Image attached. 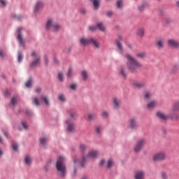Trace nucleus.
Wrapping results in <instances>:
<instances>
[{"label":"nucleus","mask_w":179,"mask_h":179,"mask_svg":"<svg viewBox=\"0 0 179 179\" xmlns=\"http://www.w3.org/2000/svg\"><path fill=\"white\" fill-rule=\"evenodd\" d=\"M124 57L127 61V65L131 72H136L138 69L142 68V64L130 54L127 53Z\"/></svg>","instance_id":"1"},{"label":"nucleus","mask_w":179,"mask_h":179,"mask_svg":"<svg viewBox=\"0 0 179 179\" xmlns=\"http://www.w3.org/2000/svg\"><path fill=\"white\" fill-rule=\"evenodd\" d=\"M65 158L59 157L56 163V168L60 177H64L66 174V166H65Z\"/></svg>","instance_id":"2"},{"label":"nucleus","mask_w":179,"mask_h":179,"mask_svg":"<svg viewBox=\"0 0 179 179\" xmlns=\"http://www.w3.org/2000/svg\"><path fill=\"white\" fill-rule=\"evenodd\" d=\"M31 56L32 57L33 61L30 64V67L35 68L36 66H38L41 61V56H40L38 52L36 51H33L31 54Z\"/></svg>","instance_id":"3"},{"label":"nucleus","mask_w":179,"mask_h":179,"mask_svg":"<svg viewBox=\"0 0 179 179\" xmlns=\"http://www.w3.org/2000/svg\"><path fill=\"white\" fill-rule=\"evenodd\" d=\"M167 159V155L164 152L155 153L152 157L153 162H164Z\"/></svg>","instance_id":"4"},{"label":"nucleus","mask_w":179,"mask_h":179,"mask_svg":"<svg viewBox=\"0 0 179 179\" xmlns=\"http://www.w3.org/2000/svg\"><path fill=\"white\" fill-rule=\"evenodd\" d=\"M97 156H99V152L95 151V150L90 151V152L88 153V155L87 157H83V161L81 163L82 167H85V163H86L87 160H89V157L90 159H96V157H97Z\"/></svg>","instance_id":"5"},{"label":"nucleus","mask_w":179,"mask_h":179,"mask_svg":"<svg viewBox=\"0 0 179 179\" xmlns=\"http://www.w3.org/2000/svg\"><path fill=\"white\" fill-rule=\"evenodd\" d=\"M46 29L47 30H50V29H52L53 31H58V30H59L60 29V27L59 24L54 22V20H48L46 23Z\"/></svg>","instance_id":"6"},{"label":"nucleus","mask_w":179,"mask_h":179,"mask_svg":"<svg viewBox=\"0 0 179 179\" xmlns=\"http://www.w3.org/2000/svg\"><path fill=\"white\" fill-rule=\"evenodd\" d=\"M145 144L146 140L143 138L138 140L134 148V152H136V153H138V152H141V149H143V146H145Z\"/></svg>","instance_id":"7"},{"label":"nucleus","mask_w":179,"mask_h":179,"mask_svg":"<svg viewBox=\"0 0 179 179\" xmlns=\"http://www.w3.org/2000/svg\"><path fill=\"white\" fill-rule=\"evenodd\" d=\"M66 124H67V129L69 132H72L75 130V123H73L72 119L66 120Z\"/></svg>","instance_id":"8"},{"label":"nucleus","mask_w":179,"mask_h":179,"mask_svg":"<svg viewBox=\"0 0 179 179\" xmlns=\"http://www.w3.org/2000/svg\"><path fill=\"white\" fill-rule=\"evenodd\" d=\"M22 30H23L22 27H20L17 29V33L18 35L17 38L21 45H24V41L23 40V37L22 36Z\"/></svg>","instance_id":"9"},{"label":"nucleus","mask_w":179,"mask_h":179,"mask_svg":"<svg viewBox=\"0 0 179 179\" xmlns=\"http://www.w3.org/2000/svg\"><path fill=\"white\" fill-rule=\"evenodd\" d=\"M168 45H169V47H171V48H179L178 41L174 39L168 40Z\"/></svg>","instance_id":"10"},{"label":"nucleus","mask_w":179,"mask_h":179,"mask_svg":"<svg viewBox=\"0 0 179 179\" xmlns=\"http://www.w3.org/2000/svg\"><path fill=\"white\" fill-rule=\"evenodd\" d=\"M118 75L123 79L127 78V71H125V66H120L118 69Z\"/></svg>","instance_id":"11"},{"label":"nucleus","mask_w":179,"mask_h":179,"mask_svg":"<svg viewBox=\"0 0 179 179\" xmlns=\"http://www.w3.org/2000/svg\"><path fill=\"white\" fill-rule=\"evenodd\" d=\"M121 41H122V37L119 36L118 39L116 41V44L117 47V50H119V52L122 54L124 52V48L122 47V44L121 43Z\"/></svg>","instance_id":"12"},{"label":"nucleus","mask_w":179,"mask_h":179,"mask_svg":"<svg viewBox=\"0 0 179 179\" xmlns=\"http://www.w3.org/2000/svg\"><path fill=\"white\" fill-rule=\"evenodd\" d=\"M91 38H81L80 39V43L81 45H89L90 44Z\"/></svg>","instance_id":"13"},{"label":"nucleus","mask_w":179,"mask_h":179,"mask_svg":"<svg viewBox=\"0 0 179 179\" xmlns=\"http://www.w3.org/2000/svg\"><path fill=\"white\" fill-rule=\"evenodd\" d=\"M90 44H92L94 48H100V42L96 38H91Z\"/></svg>","instance_id":"14"},{"label":"nucleus","mask_w":179,"mask_h":179,"mask_svg":"<svg viewBox=\"0 0 179 179\" xmlns=\"http://www.w3.org/2000/svg\"><path fill=\"white\" fill-rule=\"evenodd\" d=\"M130 127L131 129H135L136 128H138V122H136V118L132 117L130 120Z\"/></svg>","instance_id":"15"},{"label":"nucleus","mask_w":179,"mask_h":179,"mask_svg":"<svg viewBox=\"0 0 179 179\" xmlns=\"http://www.w3.org/2000/svg\"><path fill=\"white\" fill-rule=\"evenodd\" d=\"M44 6V4L43 3V2L41 1H38L36 3V5L35 6L34 8V13H37V12H38L39 10H41V9H43V7Z\"/></svg>","instance_id":"16"},{"label":"nucleus","mask_w":179,"mask_h":179,"mask_svg":"<svg viewBox=\"0 0 179 179\" xmlns=\"http://www.w3.org/2000/svg\"><path fill=\"white\" fill-rule=\"evenodd\" d=\"M134 86L138 87V89H142L143 87H146V83L143 82L136 81L134 83Z\"/></svg>","instance_id":"17"},{"label":"nucleus","mask_w":179,"mask_h":179,"mask_svg":"<svg viewBox=\"0 0 179 179\" xmlns=\"http://www.w3.org/2000/svg\"><path fill=\"white\" fill-rule=\"evenodd\" d=\"M145 178V173L142 171H138L136 173L135 179H143Z\"/></svg>","instance_id":"18"},{"label":"nucleus","mask_w":179,"mask_h":179,"mask_svg":"<svg viewBox=\"0 0 179 179\" xmlns=\"http://www.w3.org/2000/svg\"><path fill=\"white\" fill-rule=\"evenodd\" d=\"M157 116L158 117V118H160V120H164V121H166V120H169V118H170V117L166 115L164 113H163L160 111L157 113Z\"/></svg>","instance_id":"19"},{"label":"nucleus","mask_w":179,"mask_h":179,"mask_svg":"<svg viewBox=\"0 0 179 179\" xmlns=\"http://www.w3.org/2000/svg\"><path fill=\"white\" fill-rule=\"evenodd\" d=\"M157 106V101H152L147 104V107L148 108H149V110H152V108H155V107H156Z\"/></svg>","instance_id":"20"},{"label":"nucleus","mask_w":179,"mask_h":179,"mask_svg":"<svg viewBox=\"0 0 179 179\" xmlns=\"http://www.w3.org/2000/svg\"><path fill=\"white\" fill-rule=\"evenodd\" d=\"M81 76L83 78V80H84V82H86V80L89 79V73L84 70L81 71Z\"/></svg>","instance_id":"21"},{"label":"nucleus","mask_w":179,"mask_h":179,"mask_svg":"<svg viewBox=\"0 0 179 179\" xmlns=\"http://www.w3.org/2000/svg\"><path fill=\"white\" fill-rule=\"evenodd\" d=\"M31 157L30 155H26L24 157V164L27 166H30L31 164Z\"/></svg>","instance_id":"22"},{"label":"nucleus","mask_w":179,"mask_h":179,"mask_svg":"<svg viewBox=\"0 0 179 179\" xmlns=\"http://www.w3.org/2000/svg\"><path fill=\"white\" fill-rule=\"evenodd\" d=\"M172 111H179V100L174 102L172 106Z\"/></svg>","instance_id":"23"},{"label":"nucleus","mask_w":179,"mask_h":179,"mask_svg":"<svg viewBox=\"0 0 179 179\" xmlns=\"http://www.w3.org/2000/svg\"><path fill=\"white\" fill-rule=\"evenodd\" d=\"M67 114L72 118V120H75L76 117V113L73 110H67Z\"/></svg>","instance_id":"24"},{"label":"nucleus","mask_w":179,"mask_h":179,"mask_svg":"<svg viewBox=\"0 0 179 179\" xmlns=\"http://www.w3.org/2000/svg\"><path fill=\"white\" fill-rule=\"evenodd\" d=\"M91 2H92L94 8L95 9H99L100 7V0H90Z\"/></svg>","instance_id":"25"},{"label":"nucleus","mask_w":179,"mask_h":179,"mask_svg":"<svg viewBox=\"0 0 179 179\" xmlns=\"http://www.w3.org/2000/svg\"><path fill=\"white\" fill-rule=\"evenodd\" d=\"M113 103L115 106V108H120V106L121 105V101H120V99H118L117 98H114Z\"/></svg>","instance_id":"26"},{"label":"nucleus","mask_w":179,"mask_h":179,"mask_svg":"<svg viewBox=\"0 0 179 179\" xmlns=\"http://www.w3.org/2000/svg\"><path fill=\"white\" fill-rule=\"evenodd\" d=\"M137 36L138 37H143L145 36V29L143 28H140L137 30Z\"/></svg>","instance_id":"27"},{"label":"nucleus","mask_w":179,"mask_h":179,"mask_svg":"<svg viewBox=\"0 0 179 179\" xmlns=\"http://www.w3.org/2000/svg\"><path fill=\"white\" fill-rule=\"evenodd\" d=\"M41 99H42L43 101H44L45 106H50V101L48 100V98L47 96H41Z\"/></svg>","instance_id":"28"},{"label":"nucleus","mask_w":179,"mask_h":179,"mask_svg":"<svg viewBox=\"0 0 179 179\" xmlns=\"http://www.w3.org/2000/svg\"><path fill=\"white\" fill-rule=\"evenodd\" d=\"M96 27L99 29V30H100V31H106V27L103 26V23H97Z\"/></svg>","instance_id":"29"},{"label":"nucleus","mask_w":179,"mask_h":179,"mask_svg":"<svg viewBox=\"0 0 179 179\" xmlns=\"http://www.w3.org/2000/svg\"><path fill=\"white\" fill-rule=\"evenodd\" d=\"M157 45L159 49L163 48V47H164V41L163 39L159 40L157 42Z\"/></svg>","instance_id":"30"},{"label":"nucleus","mask_w":179,"mask_h":179,"mask_svg":"<svg viewBox=\"0 0 179 179\" xmlns=\"http://www.w3.org/2000/svg\"><path fill=\"white\" fill-rule=\"evenodd\" d=\"M114 166V161L112 159H109L107 163V169H111Z\"/></svg>","instance_id":"31"},{"label":"nucleus","mask_w":179,"mask_h":179,"mask_svg":"<svg viewBox=\"0 0 179 179\" xmlns=\"http://www.w3.org/2000/svg\"><path fill=\"white\" fill-rule=\"evenodd\" d=\"M170 118H171V120H173L174 121H177L179 120V115L178 113H174L173 115H170Z\"/></svg>","instance_id":"32"},{"label":"nucleus","mask_w":179,"mask_h":179,"mask_svg":"<svg viewBox=\"0 0 179 179\" xmlns=\"http://www.w3.org/2000/svg\"><path fill=\"white\" fill-rule=\"evenodd\" d=\"M40 142H41V145H43L44 146L46 145L47 142H48V138H47V137L41 138Z\"/></svg>","instance_id":"33"},{"label":"nucleus","mask_w":179,"mask_h":179,"mask_svg":"<svg viewBox=\"0 0 179 179\" xmlns=\"http://www.w3.org/2000/svg\"><path fill=\"white\" fill-rule=\"evenodd\" d=\"M66 75H67L68 78H72V76H73V69L71 67L69 68Z\"/></svg>","instance_id":"34"},{"label":"nucleus","mask_w":179,"mask_h":179,"mask_svg":"<svg viewBox=\"0 0 179 179\" xmlns=\"http://www.w3.org/2000/svg\"><path fill=\"white\" fill-rule=\"evenodd\" d=\"M136 56L137 58H145V57H146V53L145 52H138Z\"/></svg>","instance_id":"35"},{"label":"nucleus","mask_w":179,"mask_h":179,"mask_svg":"<svg viewBox=\"0 0 179 179\" xmlns=\"http://www.w3.org/2000/svg\"><path fill=\"white\" fill-rule=\"evenodd\" d=\"M161 179H169V176L167 175V172L162 171L160 174Z\"/></svg>","instance_id":"36"},{"label":"nucleus","mask_w":179,"mask_h":179,"mask_svg":"<svg viewBox=\"0 0 179 179\" xmlns=\"http://www.w3.org/2000/svg\"><path fill=\"white\" fill-rule=\"evenodd\" d=\"M152 98V93L150 92H146L144 95V99L145 100H149V99Z\"/></svg>","instance_id":"37"},{"label":"nucleus","mask_w":179,"mask_h":179,"mask_svg":"<svg viewBox=\"0 0 179 179\" xmlns=\"http://www.w3.org/2000/svg\"><path fill=\"white\" fill-rule=\"evenodd\" d=\"M17 103V96H13L11 99L12 106H16Z\"/></svg>","instance_id":"38"},{"label":"nucleus","mask_w":179,"mask_h":179,"mask_svg":"<svg viewBox=\"0 0 179 179\" xmlns=\"http://www.w3.org/2000/svg\"><path fill=\"white\" fill-rule=\"evenodd\" d=\"M101 131H103V127H101V126H98L96 127V132L99 135L101 134Z\"/></svg>","instance_id":"39"},{"label":"nucleus","mask_w":179,"mask_h":179,"mask_svg":"<svg viewBox=\"0 0 179 179\" xmlns=\"http://www.w3.org/2000/svg\"><path fill=\"white\" fill-rule=\"evenodd\" d=\"M33 103L34 104H35V106H40V101L37 97L34 98Z\"/></svg>","instance_id":"40"},{"label":"nucleus","mask_w":179,"mask_h":179,"mask_svg":"<svg viewBox=\"0 0 179 179\" xmlns=\"http://www.w3.org/2000/svg\"><path fill=\"white\" fill-rule=\"evenodd\" d=\"M58 78H59V80H60V82L64 81V73H62V72H59Z\"/></svg>","instance_id":"41"},{"label":"nucleus","mask_w":179,"mask_h":179,"mask_svg":"<svg viewBox=\"0 0 179 179\" xmlns=\"http://www.w3.org/2000/svg\"><path fill=\"white\" fill-rule=\"evenodd\" d=\"M88 118H89V120L92 121L93 120H94V118H96V114H94V113H90L88 115Z\"/></svg>","instance_id":"42"},{"label":"nucleus","mask_w":179,"mask_h":179,"mask_svg":"<svg viewBox=\"0 0 179 179\" xmlns=\"http://www.w3.org/2000/svg\"><path fill=\"white\" fill-rule=\"evenodd\" d=\"M31 83H33V81L31 80V79H29L25 84L26 87H31Z\"/></svg>","instance_id":"43"},{"label":"nucleus","mask_w":179,"mask_h":179,"mask_svg":"<svg viewBox=\"0 0 179 179\" xmlns=\"http://www.w3.org/2000/svg\"><path fill=\"white\" fill-rule=\"evenodd\" d=\"M22 59H23V55H22V52H18V57H17L18 62H22Z\"/></svg>","instance_id":"44"},{"label":"nucleus","mask_w":179,"mask_h":179,"mask_svg":"<svg viewBox=\"0 0 179 179\" xmlns=\"http://www.w3.org/2000/svg\"><path fill=\"white\" fill-rule=\"evenodd\" d=\"M117 6L119 9H121L122 8V1L121 0H117Z\"/></svg>","instance_id":"45"},{"label":"nucleus","mask_w":179,"mask_h":179,"mask_svg":"<svg viewBox=\"0 0 179 179\" xmlns=\"http://www.w3.org/2000/svg\"><path fill=\"white\" fill-rule=\"evenodd\" d=\"M59 100H60V101H65L66 99H65V96L62 94H60L59 95Z\"/></svg>","instance_id":"46"},{"label":"nucleus","mask_w":179,"mask_h":179,"mask_svg":"<svg viewBox=\"0 0 179 179\" xmlns=\"http://www.w3.org/2000/svg\"><path fill=\"white\" fill-rule=\"evenodd\" d=\"M80 152H85V150H86V145H85V144H81L80 145Z\"/></svg>","instance_id":"47"},{"label":"nucleus","mask_w":179,"mask_h":179,"mask_svg":"<svg viewBox=\"0 0 179 179\" xmlns=\"http://www.w3.org/2000/svg\"><path fill=\"white\" fill-rule=\"evenodd\" d=\"M89 30H90V31H96V30H97V27H96V26H90L89 27Z\"/></svg>","instance_id":"48"},{"label":"nucleus","mask_w":179,"mask_h":179,"mask_svg":"<svg viewBox=\"0 0 179 179\" xmlns=\"http://www.w3.org/2000/svg\"><path fill=\"white\" fill-rule=\"evenodd\" d=\"M101 117H103V118H107V117H108V113L107 111L102 112Z\"/></svg>","instance_id":"49"},{"label":"nucleus","mask_w":179,"mask_h":179,"mask_svg":"<svg viewBox=\"0 0 179 179\" xmlns=\"http://www.w3.org/2000/svg\"><path fill=\"white\" fill-rule=\"evenodd\" d=\"M12 148H13V150H15V152L17 151V148H18L17 144H16L15 143H13Z\"/></svg>","instance_id":"50"},{"label":"nucleus","mask_w":179,"mask_h":179,"mask_svg":"<svg viewBox=\"0 0 179 179\" xmlns=\"http://www.w3.org/2000/svg\"><path fill=\"white\" fill-rule=\"evenodd\" d=\"M70 89H71V90H76V84L75 83L71 84L70 86Z\"/></svg>","instance_id":"51"},{"label":"nucleus","mask_w":179,"mask_h":179,"mask_svg":"<svg viewBox=\"0 0 179 179\" xmlns=\"http://www.w3.org/2000/svg\"><path fill=\"white\" fill-rule=\"evenodd\" d=\"M146 6H148L147 4H143L141 6L138 7V9H139V10H143V8H146Z\"/></svg>","instance_id":"52"},{"label":"nucleus","mask_w":179,"mask_h":179,"mask_svg":"<svg viewBox=\"0 0 179 179\" xmlns=\"http://www.w3.org/2000/svg\"><path fill=\"white\" fill-rule=\"evenodd\" d=\"M22 127H23V128H24V129H27L28 127H27V124H26V122H22Z\"/></svg>","instance_id":"53"},{"label":"nucleus","mask_w":179,"mask_h":179,"mask_svg":"<svg viewBox=\"0 0 179 179\" xmlns=\"http://www.w3.org/2000/svg\"><path fill=\"white\" fill-rule=\"evenodd\" d=\"M0 3H1V5H3V6H6V1L0 0Z\"/></svg>","instance_id":"54"},{"label":"nucleus","mask_w":179,"mask_h":179,"mask_svg":"<svg viewBox=\"0 0 179 179\" xmlns=\"http://www.w3.org/2000/svg\"><path fill=\"white\" fill-rule=\"evenodd\" d=\"M106 15H107L108 17H111V16H113V13L111 11H108L106 13Z\"/></svg>","instance_id":"55"},{"label":"nucleus","mask_w":179,"mask_h":179,"mask_svg":"<svg viewBox=\"0 0 179 179\" xmlns=\"http://www.w3.org/2000/svg\"><path fill=\"white\" fill-rule=\"evenodd\" d=\"M35 92H36V93H40V92H41V88L40 87H36Z\"/></svg>","instance_id":"56"},{"label":"nucleus","mask_w":179,"mask_h":179,"mask_svg":"<svg viewBox=\"0 0 179 179\" xmlns=\"http://www.w3.org/2000/svg\"><path fill=\"white\" fill-rule=\"evenodd\" d=\"M178 69V66H174L172 69L173 72H176Z\"/></svg>","instance_id":"57"},{"label":"nucleus","mask_w":179,"mask_h":179,"mask_svg":"<svg viewBox=\"0 0 179 179\" xmlns=\"http://www.w3.org/2000/svg\"><path fill=\"white\" fill-rule=\"evenodd\" d=\"M104 163H106V160L105 159H102L100 162V166H104Z\"/></svg>","instance_id":"58"},{"label":"nucleus","mask_w":179,"mask_h":179,"mask_svg":"<svg viewBox=\"0 0 179 179\" xmlns=\"http://www.w3.org/2000/svg\"><path fill=\"white\" fill-rule=\"evenodd\" d=\"M44 59H45V64L46 65H48V57H45Z\"/></svg>","instance_id":"59"},{"label":"nucleus","mask_w":179,"mask_h":179,"mask_svg":"<svg viewBox=\"0 0 179 179\" xmlns=\"http://www.w3.org/2000/svg\"><path fill=\"white\" fill-rule=\"evenodd\" d=\"M54 62H55V64H58L59 63L58 59L55 58L54 59Z\"/></svg>","instance_id":"60"},{"label":"nucleus","mask_w":179,"mask_h":179,"mask_svg":"<svg viewBox=\"0 0 179 179\" xmlns=\"http://www.w3.org/2000/svg\"><path fill=\"white\" fill-rule=\"evenodd\" d=\"M75 176H76V169H74V171L73 173V176L75 177Z\"/></svg>","instance_id":"61"},{"label":"nucleus","mask_w":179,"mask_h":179,"mask_svg":"<svg viewBox=\"0 0 179 179\" xmlns=\"http://www.w3.org/2000/svg\"><path fill=\"white\" fill-rule=\"evenodd\" d=\"M0 57H3V50H0Z\"/></svg>","instance_id":"62"},{"label":"nucleus","mask_w":179,"mask_h":179,"mask_svg":"<svg viewBox=\"0 0 179 179\" xmlns=\"http://www.w3.org/2000/svg\"><path fill=\"white\" fill-rule=\"evenodd\" d=\"M80 13H86V10H85V9H81V10H80Z\"/></svg>","instance_id":"63"},{"label":"nucleus","mask_w":179,"mask_h":179,"mask_svg":"<svg viewBox=\"0 0 179 179\" xmlns=\"http://www.w3.org/2000/svg\"><path fill=\"white\" fill-rule=\"evenodd\" d=\"M176 6L179 9V1H176Z\"/></svg>","instance_id":"64"}]
</instances>
